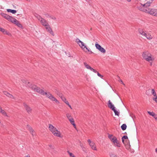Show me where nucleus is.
<instances>
[{"label":"nucleus","instance_id":"obj_1","mask_svg":"<svg viewBox=\"0 0 157 157\" xmlns=\"http://www.w3.org/2000/svg\"><path fill=\"white\" fill-rule=\"evenodd\" d=\"M26 82L28 84H29V85H28L27 84V86L30 87L34 91L39 93L43 95H45L46 97L48 98L51 101H55L57 104H58L60 103L59 101L50 92H45L43 90L40 89V88L34 85H30V83L29 82Z\"/></svg>","mask_w":157,"mask_h":157},{"label":"nucleus","instance_id":"obj_2","mask_svg":"<svg viewBox=\"0 0 157 157\" xmlns=\"http://www.w3.org/2000/svg\"><path fill=\"white\" fill-rule=\"evenodd\" d=\"M49 129L53 135L62 138V136L60 132L52 124H49Z\"/></svg>","mask_w":157,"mask_h":157},{"label":"nucleus","instance_id":"obj_3","mask_svg":"<svg viewBox=\"0 0 157 157\" xmlns=\"http://www.w3.org/2000/svg\"><path fill=\"white\" fill-rule=\"evenodd\" d=\"M76 41L82 49L85 52L87 53L88 52H90L91 53H93L90 48H88L84 43L81 41L79 39H76Z\"/></svg>","mask_w":157,"mask_h":157},{"label":"nucleus","instance_id":"obj_4","mask_svg":"<svg viewBox=\"0 0 157 157\" xmlns=\"http://www.w3.org/2000/svg\"><path fill=\"white\" fill-rule=\"evenodd\" d=\"M108 137L115 146L117 147H121L120 142L115 136L109 134Z\"/></svg>","mask_w":157,"mask_h":157},{"label":"nucleus","instance_id":"obj_5","mask_svg":"<svg viewBox=\"0 0 157 157\" xmlns=\"http://www.w3.org/2000/svg\"><path fill=\"white\" fill-rule=\"evenodd\" d=\"M142 57L147 61L149 62L154 60V58L151 57V55L148 51L143 52Z\"/></svg>","mask_w":157,"mask_h":157},{"label":"nucleus","instance_id":"obj_6","mask_svg":"<svg viewBox=\"0 0 157 157\" xmlns=\"http://www.w3.org/2000/svg\"><path fill=\"white\" fill-rule=\"evenodd\" d=\"M144 11L153 16L157 17V10L147 8L144 9Z\"/></svg>","mask_w":157,"mask_h":157},{"label":"nucleus","instance_id":"obj_7","mask_svg":"<svg viewBox=\"0 0 157 157\" xmlns=\"http://www.w3.org/2000/svg\"><path fill=\"white\" fill-rule=\"evenodd\" d=\"M7 20L16 25L19 27H21L22 26L21 25L17 20L12 17L10 16Z\"/></svg>","mask_w":157,"mask_h":157},{"label":"nucleus","instance_id":"obj_8","mask_svg":"<svg viewBox=\"0 0 157 157\" xmlns=\"http://www.w3.org/2000/svg\"><path fill=\"white\" fill-rule=\"evenodd\" d=\"M87 142L92 150L96 151H97L96 146L94 142L91 141L90 139L88 140Z\"/></svg>","mask_w":157,"mask_h":157},{"label":"nucleus","instance_id":"obj_9","mask_svg":"<svg viewBox=\"0 0 157 157\" xmlns=\"http://www.w3.org/2000/svg\"><path fill=\"white\" fill-rule=\"evenodd\" d=\"M84 64L85 67L87 69L90 70L94 73L97 72V71L91 67L89 64L86 62L84 63Z\"/></svg>","mask_w":157,"mask_h":157},{"label":"nucleus","instance_id":"obj_10","mask_svg":"<svg viewBox=\"0 0 157 157\" xmlns=\"http://www.w3.org/2000/svg\"><path fill=\"white\" fill-rule=\"evenodd\" d=\"M144 36L149 40H151L153 38V37L151 34L148 33H146L145 35H144Z\"/></svg>","mask_w":157,"mask_h":157},{"label":"nucleus","instance_id":"obj_11","mask_svg":"<svg viewBox=\"0 0 157 157\" xmlns=\"http://www.w3.org/2000/svg\"><path fill=\"white\" fill-rule=\"evenodd\" d=\"M23 105L28 113H30L32 110V109H31V108L25 103H24Z\"/></svg>","mask_w":157,"mask_h":157},{"label":"nucleus","instance_id":"obj_12","mask_svg":"<svg viewBox=\"0 0 157 157\" xmlns=\"http://www.w3.org/2000/svg\"><path fill=\"white\" fill-rule=\"evenodd\" d=\"M45 27L48 32H49L52 35L54 36V33L48 25L45 26Z\"/></svg>","mask_w":157,"mask_h":157},{"label":"nucleus","instance_id":"obj_13","mask_svg":"<svg viewBox=\"0 0 157 157\" xmlns=\"http://www.w3.org/2000/svg\"><path fill=\"white\" fill-rule=\"evenodd\" d=\"M57 95H58L59 97L61 98V100L66 104L68 103V101L67 100L66 98L63 96L62 95L59 94V95L58 94H57Z\"/></svg>","mask_w":157,"mask_h":157},{"label":"nucleus","instance_id":"obj_14","mask_svg":"<svg viewBox=\"0 0 157 157\" xmlns=\"http://www.w3.org/2000/svg\"><path fill=\"white\" fill-rule=\"evenodd\" d=\"M39 20L40 21L42 25L44 26L45 27L47 26V25H48V24L47 22L46 21L44 20L42 18H40V19H39Z\"/></svg>","mask_w":157,"mask_h":157},{"label":"nucleus","instance_id":"obj_15","mask_svg":"<svg viewBox=\"0 0 157 157\" xmlns=\"http://www.w3.org/2000/svg\"><path fill=\"white\" fill-rule=\"evenodd\" d=\"M108 107L112 110L114 109H115V107H114V105L112 103L110 100L108 102Z\"/></svg>","mask_w":157,"mask_h":157},{"label":"nucleus","instance_id":"obj_16","mask_svg":"<svg viewBox=\"0 0 157 157\" xmlns=\"http://www.w3.org/2000/svg\"><path fill=\"white\" fill-rule=\"evenodd\" d=\"M139 33L140 34L142 35L143 36L145 35V33H146L142 29H139Z\"/></svg>","mask_w":157,"mask_h":157},{"label":"nucleus","instance_id":"obj_17","mask_svg":"<svg viewBox=\"0 0 157 157\" xmlns=\"http://www.w3.org/2000/svg\"><path fill=\"white\" fill-rule=\"evenodd\" d=\"M0 14L2 17H3L5 18L7 20L8 19V18L10 16L8 15L3 13H0Z\"/></svg>","mask_w":157,"mask_h":157},{"label":"nucleus","instance_id":"obj_18","mask_svg":"<svg viewBox=\"0 0 157 157\" xmlns=\"http://www.w3.org/2000/svg\"><path fill=\"white\" fill-rule=\"evenodd\" d=\"M0 112L2 113V114H3V115L7 116V113H6L5 111L2 109V108L0 106Z\"/></svg>","mask_w":157,"mask_h":157},{"label":"nucleus","instance_id":"obj_19","mask_svg":"<svg viewBox=\"0 0 157 157\" xmlns=\"http://www.w3.org/2000/svg\"><path fill=\"white\" fill-rule=\"evenodd\" d=\"M71 123L72 124L75 128H76V125L75 123V121L73 118L69 120Z\"/></svg>","mask_w":157,"mask_h":157},{"label":"nucleus","instance_id":"obj_20","mask_svg":"<svg viewBox=\"0 0 157 157\" xmlns=\"http://www.w3.org/2000/svg\"><path fill=\"white\" fill-rule=\"evenodd\" d=\"M147 113L151 116L153 117L154 118L156 117V116L157 115L154 112H151L150 111H147Z\"/></svg>","mask_w":157,"mask_h":157},{"label":"nucleus","instance_id":"obj_21","mask_svg":"<svg viewBox=\"0 0 157 157\" xmlns=\"http://www.w3.org/2000/svg\"><path fill=\"white\" fill-rule=\"evenodd\" d=\"M27 127L29 129L30 132L32 133L33 135L34 131L32 128L30 127L29 125H27Z\"/></svg>","mask_w":157,"mask_h":157},{"label":"nucleus","instance_id":"obj_22","mask_svg":"<svg viewBox=\"0 0 157 157\" xmlns=\"http://www.w3.org/2000/svg\"><path fill=\"white\" fill-rule=\"evenodd\" d=\"M7 11L8 12L11 13L13 14H14L17 12L16 10L10 9H7Z\"/></svg>","mask_w":157,"mask_h":157},{"label":"nucleus","instance_id":"obj_23","mask_svg":"<svg viewBox=\"0 0 157 157\" xmlns=\"http://www.w3.org/2000/svg\"><path fill=\"white\" fill-rule=\"evenodd\" d=\"M100 52L103 53H105L106 52V51L105 49L102 47H101L99 50Z\"/></svg>","mask_w":157,"mask_h":157},{"label":"nucleus","instance_id":"obj_24","mask_svg":"<svg viewBox=\"0 0 157 157\" xmlns=\"http://www.w3.org/2000/svg\"><path fill=\"white\" fill-rule=\"evenodd\" d=\"M126 127L127 126L125 124H123L121 127V128L123 130H125L126 128Z\"/></svg>","mask_w":157,"mask_h":157},{"label":"nucleus","instance_id":"obj_25","mask_svg":"<svg viewBox=\"0 0 157 157\" xmlns=\"http://www.w3.org/2000/svg\"><path fill=\"white\" fill-rule=\"evenodd\" d=\"M128 139V136H124L122 137V141L123 144H124V140L125 139Z\"/></svg>","mask_w":157,"mask_h":157},{"label":"nucleus","instance_id":"obj_26","mask_svg":"<svg viewBox=\"0 0 157 157\" xmlns=\"http://www.w3.org/2000/svg\"><path fill=\"white\" fill-rule=\"evenodd\" d=\"M95 46L96 48L98 49V50H99L101 47V46H100L99 44H98V43L96 42L95 43Z\"/></svg>","mask_w":157,"mask_h":157},{"label":"nucleus","instance_id":"obj_27","mask_svg":"<svg viewBox=\"0 0 157 157\" xmlns=\"http://www.w3.org/2000/svg\"><path fill=\"white\" fill-rule=\"evenodd\" d=\"M113 110L114 112L115 115L119 116V112L118 111H117L115 109H113Z\"/></svg>","mask_w":157,"mask_h":157},{"label":"nucleus","instance_id":"obj_28","mask_svg":"<svg viewBox=\"0 0 157 157\" xmlns=\"http://www.w3.org/2000/svg\"><path fill=\"white\" fill-rule=\"evenodd\" d=\"M151 93L154 96L156 95V92L154 89L151 90Z\"/></svg>","mask_w":157,"mask_h":157},{"label":"nucleus","instance_id":"obj_29","mask_svg":"<svg viewBox=\"0 0 157 157\" xmlns=\"http://www.w3.org/2000/svg\"><path fill=\"white\" fill-rule=\"evenodd\" d=\"M66 116L67 118V119H68V120H70V119H72L73 118L69 114H66Z\"/></svg>","mask_w":157,"mask_h":157},{"label":"nucleus","instance_id":"obj_30","mask_svg":"<svg viewBox=\"0 0 157 157\" xmlns=\"http://www.w3.org/2000/svg\"><path fill=\"white\" fill-rule=\"evenodd\" d=\"M3 33L4 34H6L10 36H11V34L9 32H8L6 30H5V32H4V33Z\"/></svg>","mask_w":157,"mask_h":157},{"label":"nucleus","instance_id":"obj_31","mask_svg":"<svg viewBox=\"0 0 157 157\" xmlns=\"http://www.w3.org/2000/svg\"><path fill=\"white\" fill-rule=\"evenodd\" d=\"M3 92L5 95H6L8 97H9V95H10V94L6 91H4Z\"/></svg>","mask_w":157,"mask_h":157},{"label":"nucleus","instance_id":"obj_32","mask_svg":"<svg viewBox=\"0 0 157 157\" xmlns=\"http://www.w3.org/2000/svg\"><path fill=\"white\" fill-rule=\"evenodd\" d=\"M67 152L69 154L70 157H72L74 155L73 154L70 152L69 151H67Z\"/></svg>","mask_w":157,"mask_h":157},{"label":"nucleus","instance_id":"obj_33","mask_svg":"<svg viewBox=\"0 0 157 157\" xmlns=\"http://www.w3.org/2000/svg\"><path fill=\"white\" fill-rule=\"evenodd\" d=\"M152 99L156 102H157V96L156 95L154 96V97Z\"/></svg>","mask_w":157,"mask_h":157},{"label":"nucleus","instance_id":"obj_34","mask_svg":"<svg viewBox=\"0 0 157 157\" xmlns=\"http://www.w3.org/2000/svg\"><path fill=\"white\" fill-rule=\"evenodd\" d=\"M126 148L128 150H129V149H130V146L129 144H127V145H126Z\"/></svg>","mask_w":157,"mask_h":157},{"label":"nucleus","instance_id":"obj_35","mask_svg":"<svg viewBox=\"0 0 157 157\" xmlns=\"http://www.w3.org/2000/svg\"><path fill=\"white\" fill-rule=\"evenodd\" d=\"M5 30H6L5 29L0 28V31L2 32L3 33H4Z\"/></svg>","mask_w":157,"mask_h":157},{"label":"nucleus","instance_id":"obj_36","mask_svg":"<svg viewBox=\"0 0 157 157\" xmlns=\"http://www.w3.org/2000/svg\"><path fill=\"white\" fill-rule=\"evenodd\" d=\"M96 73L97 74V75L99 77H101V78H102L103 76L100 74L97 71V72Z\"/></svg>","mask_w":157,"mask_h":157},{"label":"nucleus","instance_id":"obj_37","mask_svg":"<svg viewBox=\"0 0 157 157\" xmlns=\"http://www.w3.org/2000/svg\"><path fill=\"white\" fill-rule=\"evenodd\" d=\"M119 81H120L121 82V83L122 84H123V85H124V84L123 83L122 80H121L120 78L119 77Z\"/></svg>","mask_w":157,"mask_h":157},{"label":"nucleus","instance_id":"obj_38","mask_svg":"<svg viewBox=\"0 0 157 157\" xmlns=\"http://www.w3.org/2000/svg\"><path fill=\"white\" fill-rule=\"evenodd\" d=\"M111 157H117V156L115 154H112L110 155Z\"/></svg>","mask_w":157,"mask_h":157},{"label":"nucleus","instance_id":"obj_39","mask_svg":"<svg viewBox=\"0 0 157 157\" xmlns=\"http://www.w3.org/2000/svg\"><path fill=\"white\" fill-rule=\"evenodd\" d=\"M9 97L11 98H13V99H15V98L12 95L10 94V95H9Z\"/></svg>","mask_w":157,"mask_h":157},{"label":"nucleus","instance_id":"obj_40","mask_svg":"<svg viewBox=\"0 0 157 157\" xmlns=\"http://www.w3.org/2000/svg\"><path fill=\"white\" fill-rule=\"evenodd\" d=\"M68 106L70 107V108L71 109H72V108L71 107V105L69 104V103H68L67 104H66Z\"/></svg>","mask_w":157,"mask_h":157},{"label":"nucleus","instance_id":"obj_41","mask_svg":"<svg viewBox=\"0 0 157 157\" xmlns=\"http://www.w3.org/2000/svg\"><path fill=\"white\" fill-rule=\"evenodd\" d=\"M68 106L70 107V108L71 109H72V108L71 107V105L69 104V103H68L67 104H66Z\"/></svg>","mask_w":157,"mask_h":157},{"label":"nucleus","instance_id":"obj_42","mask_svg":"<svg viewBox=\"0 0 157 157\" xmlns=\"http://www.w3.org/2000/svg\"><path fill=\"white\" fill-rule=\"evenodd\" d=\"M80 146H81V147L82 148H83V147H84L83 146V145H82V144H80Z\"/></svg>","mask_w":157,"mask_h":157},{"label":"nucleus","instance_id":"obj_43","mask_svg":"<svg viewBox=\"0 0 157 157\" xmlns=\"http://www.w3.org/2000/svg\"><path fill=\"white\" fill-rule=\"evenodd\" d=\"M157 121V115L156 116V117L154 118Z\"/></svg>","mask_w":157,"mask_h":157},{"label":"nucleus","instance_id":"obj_44","mask_svg":"<svg viewBox=\"0 0 157 157\" xmlns=\"http://www.w3.org/2000/svg\"><path fill=\"white\" fill-rule=\"evenodd\" d=\"M25 157H30L29 155L25 156Z\"/></svg>","mask_w":157,"mask_h":157},{"label":"nucleus","instance_id":"obj_45","mask_svg":"<svg viewBox=\"0 0 157 157\" xmlns=\"http://www.w3.org/2000/svg\"><path fill=\"white\" fill-rule=\"evenodd\" d=\"M52 19H53L55 20V19H56V18L55 17H52Z\"/></svg>","mask_w":157,"mask_h":157},{"label":"nucleus","instance_id":"obj_46","mask_svg":"<svg viewBox=\"0 0 157 157\" xmlns=\"http://www.w3.org/2000/svg\"><path fill=\"white\" fill-rule=\"evenodd\" d=\"M155 151H156V152H157V148H156V149H155Z\"/></svg>","mask_w":157,"mask_h":157},{"label":"nucleus","instance_id":"obj_47","mask_svg":"<svg viewBox=\"0 0 157 157\" xmlns=\"http://www.w3.org/2000/svg\"><path fill=\"white\" fill-rule=\"evenodd\" d=\"M128 2H130L131 0H127Z\"/></svg>","mask_w":157,"mask_h":157},{"label":"nucleus","instance_id":"obj_48","mask_svg":"<svg viewBox=\"0 0 157 157\" xmlns=\"http://www.w3.org/2000/svg\"><path fill=\"white\" fill-rule=\"evenodd\" d=\"M86 1H88L89 0H86Z\"/></svg>","mask_w":157,"mask_h":157}]
</instances>
